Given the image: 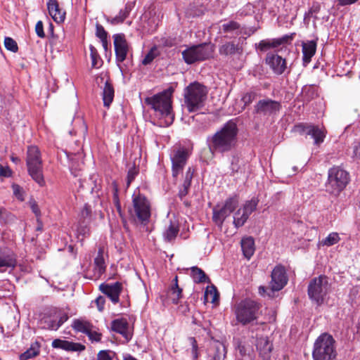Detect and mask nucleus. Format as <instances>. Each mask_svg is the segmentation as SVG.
I'll return each instance as SVG.
<instances>
[{"mask_svg": "<svg viewBox=\"0 0 360 360\" xmlns=\"http://www.w3.org/2000/svg\"><path fill=\"white\" fill-rule=\"evenodd\" d=\"M238 129L236 122L231 120L213 135L207 138V144L210 152L224 154L233 150L238 143Z\"/></svg>", "mask_w": 360, "mask_h": 360, "instance_id": "obj_1", "label": "nucleus"}, {"mask_svg": "<svg viewBox=\"0 0 360 360\" xmlns=\"http://www.w3.org/2000/svg\"><path fill=\"white\" fill-rule=\"evenodd\" d=\"M174 89L170 87L163 91L146 97L145 103L154 110L155 115L160 117L167 118L169 124L172 123L174 119L172 107V96Z\"/></svg>", "mask_w": 360, "mask_h": 360, "instance_id": "obj_2", "label": "nucleus"}, {"mask_svg": "<svg viewBox=\"0 0 360 360\" xmlns=\"http://www.w3.org/2000/svg\"><path fill=\"white\" fill-rule=\"evenodd\" d=\"M207 96L206 86L198 82L191 83L184 91V105L189 112H196L204 105Z\"/></svg>", "mask_w": 360, "mask_h": 360, "instance_id": "obj_3", "label": "nucleus"}, {"mask_svg": "<svg viewBox=\"0 0 360 360\" xmlns=\"http://www.w3.org/2000/svg\"><path fill=\"white\" fill-rule=\"evenodd\" d=\"M338 353L335 340L331 335L323 333L314 344L312 357L314 360H335Z\"/></svg>", "mask_w": 360, "mask_h": 360, "instance_id": "obj_4", "label": "nucleus"}, {"mask_svg": "<svg viewBox=\"0 0 360 360\" xmlns=\"http://www.w3.org/2000/svg\"><path fill=\"white\" fill-rule=\"evenodd\" d=\"M26 165L31 178L41 187L46 183L43 174V162L39 149L36 146L27 148Z\"/></svg>", "mask_w": 360, "mask_h": 360, "instance_id": "obj_5", "label": "nucleus"}, {"mask_svg": "<svg viewBox=\"0 0 360 360\" xmlns=\"http://www.w3.org/2000/svg\"><path fill=\"white\" fill-rule=\"evenodd\" d=\"M214 46L210 43H202L197 45L186 46L181 52L185 63L192 65L204 61L212 57Z\"/></svg>", "mask_w": 360, "mask_h": 360, "instance_id": "obj_6", "label": "nucleus"}, {"mask_svg": "<svg viewBox=\"0 0 360 360\" xmlns=\"http://www.w3.org/2000/svg\"><path fill=\"white\" fill-rule=\"evenodd\" d=\"M349 182V174L339 166H334L328 172L326 184V191L330 194L338 195Z\"/></svg>", "mask_w": 360, "mask_h": 360, "instance_id": "obj_7", "label": "nucleus"}, {"mask_svg": "<svg viewBox=\"0 0 360 360\" xmlns=\"http://www.w3.org/2000/svg\"><path fill=\"white\" fill-rule=\"evenodd\" d=\"M330 290L329 279L324 275L312 278L307 287L309 298L317 306L323 304Z\"/></svg>", "mask_w": 360, "mask_h": 360, "instance_id": "obj_8", "label": "nucleus"}, {"mask_svg": "<svg viewBox=\"0 0 360 360\" xmlns=\"http://www.w3.org/2000/svg\"><path fill=\"white\" fill-rule=\"evenodd\" d=\"M259 309V304L252 300H241L235 307L237 321L243 326L252 323L258 319Z\"/></svg>", "mask_w": 360, "mask_h": 360, "instance_id": "obj_9", "label": "nucleus"}, {"mask_svg": "<svg viewBox=\"0 0 360 360\" xmlns=\"http://www.w3.org/2000/svg\"><path fill=\"white\" fill-rule=\"evenodd\" d=\"M133 210L132 217L139 222L146 224L150 217V202L146 197L138 192L132 195Z\"/></svg>", "mask_w": 360, "mask_h": 360, "instance_id": "obj_10", "label": "nucleus"}, {"mask_svg": "<svg viewBox=\"0 0 360 360\" xmlns=\"http://www.w3.org/2000/svg\"><path fill=\"white\" fill-rule=\"evenodd\" d=\"M69 319L66 312L52 309L45 313L39 321L40 327L49 330H57Z\"/></svg>", "mask_w": 360, "mask_h": 360, "instance_id": "obj_11", "label": "nucleus"}, {"mask_svg": "<svg viewBox=\"0 0 360 360\" xmlns=\"http://www.w3.org/2000/svg\"><path fill=\"white\" fill-rule=\"evenodd\" d=\"M238 200L236 196L227 198L222 206L217 205L212 210V220L219 228H221L224 220L238 207Z\"/></svg>", "mask_w": 360, "mask_h": 360, "instance_id": "obj_12", "label": "nucleus"}, {"mask_svg": "<svg viewBox=\"0 0 360 360\" xmlns=\"http://www.w3.org/2000/svg\"><path fill=\"white\" fill-rule=\"evenodd\" d=\"M189 155L188 150L184 147H179L172 150L170 159L172 165V176L174 178H177L178 175L182 172Z\"/></svg>", "mask_w": 360, "mask_h": 360, "instance_id": "obj_13", "label": "nucleus"}, {"mask_svg": "<svg viewBox=\"0 0 360 360\" xmlns=\"http://www.w3.org/2000/svg\"><path fill=\"white\" fill-rule=\"evenodd\" d=\"M295 131L300 134L311 136L314 139V143L319 146L324 141L326 131L317 125L307 123H300L295 126Z\"/></svg>", "mask_w": 360, "mask_h": 360, "instance_id": "obj_14", "label": "nucleus"}, {"mask_svg": "<svg viewBox=\"0 0 360 360\" xmlns=\"http://www.w3.org/2000/svg\"><path fill=\"white\" fill-rule=\"evenodd\" d=\"M295 34L292 33L290 34H285L279 38L272 39H264L260 41L258 44H256V48L259 51L264 52L271 49H275L279 46H285L289 44L293 40Z\"/></svg>", "mask_w": 360, "mask_h": 360, "instance_id": "obj_15", "label": "nucleus"}, {"mask_svg": "<svg viewBox=\"0 0 360 360\" xmlns=\"http://www.w3.org/2000/svg\"><path fill=\"white\" fill-rule=\"evenodd\" d=\"M288 278L283 266H276L271 273L270 288L273 291L281 290L287 283Z\"/></svg>", "mask_w": 360, "mask_h": 360, "instance_id": "obj_16", "label": "nucleus"}, {"mask_svg": "<svg viewBox=\"0 0 360 360\" xmlns=\"http://www.w3.org/2000/svg\"><path fill=\"white\" fill-rule=\"evenodd\" d=\"M114 46L117 62H123L128 52V44L123 34L113 35Z\"/></svg>", "mask_w": 360, "mask_h": 360, "instance_id": "obj_17", "label": "nucleus"}, {"mask_svg": "<svg viewBox=\"0 0 360 360\" xmlns=\"http://www.w3.org/2000/svg\"><path fill=\"white\" fill-rule=\"evenodd\" d=\"M51 346L54 349H61L68 352H82L86 349V347L79 342H74L59 338L53 340Z\"/></svg>", "mask_w": 360, "mask_h": 360, "instance_id": "obj_18", "label": "nucleus"}, {"mask_svg": "<svg viewBox=\"0 0 360 360\" xmlns=\"http://www.w3.org/2000/svg\"><path fill=\"white\" fill-rule=\"evenodd\" d=\"M266 63L276 75H282L286 69L285 60L277 54L268 53Z\"/></svg>", "mask_w": 360, "mask_h": 360, "instance_id": "obj_19", "label": "nucleus"}, {"mask_svg": "<svg viewBox=\"0 0 360 360\" xmlns=\"http://www.w3.org/2000/svg\"><path fill=\"white\" fill-rule=\"evenodd\" d=\"M17 264L15 255L5 249L0 248V272H4L6 269H14Z\"/></svg>", "mask_w": 360, "mask_h": 360, "instance_id": "obj_20", "label": "nucleus"}, {"mask_svg": "<svg viewBox=\"0 0 360 360\" xmlns=\"http://www.w3.org/2000/svg\"><path fill=\"white\" fill-rule=\"evenodd\" d=\"M101 292L106 295L113 302L117 304L120 300V294L122 291V284L119 282H116L113 284H105L102 283L100 287Z\"/></svg>", "mask_w": 360, "mask_h": 360, "instance_id": "obj_21", "label": "nucleus"}, {"mask_svg": "<svg viewBox=\"0 0 360 360\" xmlns=\"http://www.w3.org/2000/svg\"><path fill=\"white\" fill-rule=\"evenodd\" d=\"M256 111L264 115H271L279 111L280 103L271 99L260 100L256 105Z\"/></svg>", "mask_w": 360, "mask_h": 360, "instance_id": "obj_22", "label": "nucleus"}, {"mask_svg": "<svg viewBox=\"0 0 360 360\" xmlns=\"http://www.w3.org/2000/svg\"><path fill=\"white\" fill-rule=\"evenodd\" d=\"M111 328L113 331L120 333L128 342L132 337L129 331V323L124 319H115L111 323Z\"/></svg>", "mask_w": 360, "mask_h": 360, "instance_id": "obj_23", "label": "nucleus"}, {"mask_svg": "<svg viewBox=\"0 0 360 360\" xmlns=\"http://www.w3.org/2000/svg\"><path fill=\"white\" fill-rule=\"evenodd\" d=\"M256 347L260 356L264 360L270 359L273 345L266 337L257 338Z\"/></svg>", "mask_w": 360, "mask_h": 360, "instance_id": "obj_24", "label": "nucleus"}, {"mask_svg": "<svg viewBox=\"0 0 360 360\" xmlns=\"http://www.w3.org/2000/svg\"><path fill=\"white\" fill-rule=\"evenodd\" d=\"M47 8L49 15L55 22L59 23L65 20V12L60 8L57 0H49L47 2Z\"/></svg>", "mask_w": 360, "mask_h": 360, "instance_id": "obj_25", "label": "nucleus"}, {"mask_svg": "<svg viewBox=\"0 0 360 360\" xmlns=\"http://www.w3.org/2000/svg\"><path fill=\"white\" fill-rule=\"evenodd\" d=\"M72 328L77 332L83 333L88 335L89 338H92V324L84 319H75L72 321Z\"/></svg>", "mask_w": 360, "mask_h": 360, "instance_id": "obj_26", "label": "nucleus"}, {"mask_svg": "<svg viewBox=\"0 0 360 360\" xmlns=\"http://www.w3.org/2000/svg\"><path fill=\"white\" fill-rule=\"evenodd\" d=\"M316 50V42L314 40L302 43V60L303 65L306 66L314 56Z\"/></svg>", "mask_w": 360, "mask_h": 360, "instance_id": "obj_27", "label": "nucleus"}, {"mask_svg": "<svg viewBox=\"0 0 360 360\" xmlns=\"http://www.w3.org/2000/svg\"><path fill=\"white\" fill-rule=\"evenodd\" d=\"M240 245L244 257L250 259L255 251L254 238L251 236L243 238L240 241Z\"/></svg>", "mask_w": 360, "mask_h": 360, "instance_id": "obj_28", "label": "nucleus"}, {"mask_svg": "<svg viewBox=\"0 0 360 360\" xmlns=\"http://www.w3.org/2000/svg\"><path fill=\"white\" fill-rule=\"evenodd\" d=\"M194 169L188 167L185 173L184 182L181 187L179 188V197L182 200L188 193L191 185L192 179L193 176Z\"/></svg>", "mask_w": 360, "mask_h": 360, "instance_id": "obj_29", "label": "nucleus"}, {"mask_svg": "<svg viewBox=\"0 0 360 360\" xmlns=\"http://www.w3.org/2000/svg\"><path fill=\"white\" fill-rule=\"evenodd\" d=\"M219 52L220 55L227 56L236 53L240 54L243 52V49L238 44H235L232 41H228L219 46Z\"/></svg>", "mask_w": 360, "mask_h": 360, "instance_id": "obj_30", "label": "nucleus"}, {"mask_svg": "<svg viewBox=\"0 0 360 360\" xmlns=\"http://www.w3.org/2000/svg\"><path fill=\"white\" fill-rule=\"evenodd\" d=\"M115 91L112 84L106 80L103 89V101L105 107H109L114 98Z\"/></svg>", "mask_w": 360, "mask_h": 360, "instance_id": "obj_31", "label": "nucleus"}, {"mask_svg": "<svg viewBox=\"0 0 360 360\" xmlns=\"http://www.w3.org/2000/svg\"><path fill=\"white\" fill-rule=\"evenodd\" d=\"M134 4L132 2H128L126 4L124 8L121 9L116 16L112 18L110 20V23L112 25H117L122 23L124 20L129 16L130 12L131 11Z\"/></svg>", "mask_w": 360, "mask_h": 360, "instance_id": "obj_32", "label": "nucleus"}, {"mask_svg": "<svg viewBox=\"0 0 360 360\" xmlns=\"http://www.w3.org/2000/svg\"><path fill=\"white\" fill-rule=\"evenodd\" d=\"M103 254L104 248L99 247L97 256L94 259V270L98 276L102 275L105 271L106 269Z\"/></svg>", "mask_w": 360, "mask_h": 360, "instance_id": "obj_33", "label": "nucleus"}, {"mask_svg": "<svg viewBox=\"0 0 360 360\" xmlns=\"http://www.w3.org/2000/svg\"><path fill=\"white\" fill-rule=\"evenodd\" d=\"M179 231V227L178 223L176 221H169V224L163 233L165 240L168 242L174 240Z\"/></svg>", "mask_w": 360, "mask_h": 360, "instance_id": "obj_34", "label": "nucleus"}, {"mask_svg": "<svg viewBox=\"0 0 360 360\" xmlns=\"http://www.w3.org/2000/svg\"><path fill=\"white\" fill-rule=\"evenodd\" d=\"M40 352V345L35 342L32 343L29 349L20 355V360H28L39 355Z\"/></svg>", "mask_w": 360, "mask_h": 360, "instance_id": "obj_35", "label": "nucleus"}, {"mask_svg": "<svg viewBox=\"0 0 360 360\" xmlns=\"http://www.w3.org/2000/svg\"><path fill=\"white\" fill-rule=\"evenodd\" d=\"M191 276L195 283H201L210 281L209 278L206 276L205 273L198 266L191 267Z\"/></svg>", "mask_w": 360, "mask_h": 360, "instance_id": "obj_36", "label": "nucleus"}, {"mask_svg": "<svg viewBox=\"0 0 360 360\" xmlns=\"http://www.w3.org/2000/svg\"><path fill=\"white\" fill-rule=\"evenodd\" d=\"M248 217L241 209H238L233 215V224L236 228L243 226L247 221Z\"/></svg>", "mask_w": 360, "mask_h": 360, "instance_id": "obj_37", "label": "nucleus"}, {"mask_svg": "<svg viewBox=\"0 0 360 360\" xmlns=\"http://www.w3.org/2000/svg\"><path fill=\"white\" fill-rule=\"evenodd\" d=\"M174 281V283L171 288L172 300L173 303L177 304L182 296V289L179 287L177 276L175 277Z\"/></svg>", "mask_w": 360, "mask_h": 360, "instance_id": "obj_38", "label": "nucleus"}, {"mask_svg": "<svg viewBox=\"0 0 360 360\" xmlns=\"http://www.w3.org/2000/svg\"><path fill=\"white\" fill-rule=\"evenodd\" d=\"M89 49L91 58V67L94 68H98L101 66L103 60H101L96 49L94 46L90 45Z\"/></svg>", "mask_w": 360, "mask_h": 360, "instance_id": "obj_39", "label": "nucleus"}, {"mask_svg": "<svg viewBox=\"0 0 360 360\" xmlns=\"http://www.w3.org/2000/svg\"><path fill=\"white\" fill-rule=\"evenodd\" d=\"M160 55V51L156 46H153L146 53L142 60V64L147 65L150 64L153 60Z\"/></svg>", "mask_w": 360, "mask_h": 360, "instance_id": "obj_40", "label": "nucleus"}, {"mask_svg": "<svg viewBox=\"0 0 360 360\" xmlns=\"http://www.w3.org/2000/svg\"><path fill=\"white\" fill-rule=\"evenodd\" d=\"M258 200L252 198L249 201H247L243 205V208H240L247 216H249L256 210L257 206Z\"/></svg>", "mask_w": 360, "mask_h": 360, "instance_id": "obj_41", "label": "nucleus"}, {"mask_svg": "<svg viewBox=\"0 0 360 360\" xmlns=\"http://www.w3.org/2000/svg\"><path fill=\"white\" fill-rule=\"evenodd\" d=\"M340 240V238L339 234L336 232H333L330 233L324 240H323L321 243L323 245L330 247L337 244Z\"/></svg>", "mask_w": 360, "mask_h": 360, "instance_id": "obj_42", "label": "nucleus"}, {"mask_svg": "<svg viewBox=\"0 0 360 360\" xmlns=\"http://www.w3.org/2000/svg\"><path fill=\"white\" fill-rule=\"evenodd\" d=\"M91 206L88 204H85L80 212L79 221H82V223L89 222L91 218Z\"/></svg>", "mask_w": 360, "mask_h": 360, "instance_id": "obj_43", "label": "nucleus"}, {"mask_svg": "<svg viewBox=\"0 0 360 360\" xmlns=\"http://www.w3.org/2000/svg\"><path fill=\"white\" fill-rule=\"evenodd\" d=\"M239 29L240 25L236 21H229L228 22L224 23L221 26V30L226 33L236 31Z\"/></svg>", "mask_w": 360, "mask_h": 360, "instance_id": "obj_44", "label": "nucleus"}, {"mask_svg": "<svg viewBox=\"0 0 360 360\" xmlns=\"http://www.w3.org/2000/svg\"><path fill=\"white\" fill-rule=\"evenodd\" d=\"M256 98V93L254 91H249L242 96L241 102L243 103L242 109H245L246 106L250 105Z\"/></svg>", "mask_w": 360, "mask_h": 360, "instance_id": "obj_45", "label": "nucleus"}, {"mask_svg": "<svg viewBox=\"0 0 360 360\" xmlns=\"http://www.w3.org/2000/svg\"><path fill=\"white\" fill-rule=\"evenodd\" d=\"M4 46L7 50L11 51L13 53L17 52L18 50L16 41L11 37L5 38Z\"/></svg>", "mask_w": 360, "mask_h": 360, "instance_id": "obj_46", "label": "nucleus"}, {"mask_svg": "<svg viewBox=\"0 0 360 360\" xmlns=\"http://www.w3.org/2000/svg\"><path fill=\"white\" fill-rule=\"evenodd\" d=\"M188 340H189L190 344H191V345L192 347L191 354H192V356H193V360H197L198 356H199L198 346V344H197V341H196L195 338H193V337H190L188 338Z\"/></svg>", "mask_w": 360, "mask_h": 360, "instance_id": "obj_47", "label": "nucleus"}, {"mask_svg": "<svg viewBox=\"0 0 360 360\" xmlns=\"http://www.w3.org/2000/svg\"><path fill=\"white\" fill-rule=\"evenodd\" d=\"M115 353L110 350H101L97 354V360H112Z\"/></svg>", "mask_w": 360, "mask_h": 360, "instance_id": "obj_48", "label": "nucleus"}, {"mask_svg": "<svg viewBox=\"0 0 360 360\" xmlns=\"http://www.w3.org/2000/svg\"><path fill=\"white\" fill-rule=\"evenodd\" d=\"M112 202H113V204H114L117 212L121 216L122 215V207H121V203H120V201L119 199L118 190H117V187L114 188L113 195H112Z\"/></svg>", "mask_w": 360, "mask_h": 360, "instance_id": "obj_49", "label": "nucleus"}, {"mask_svg": "<svg viewBox=\"0 0 360 360\" xmlns=\"http://www.w3.org/2000/svg\"><path fill=\"white\" fill-rule=\"evenodd\" d=\"M205 295L207 297L211 296L212 303H214L217 300H218L219 294L217 292V288L214 285H212L210 288L207 287L205 291Z\"/></svg>", "mask_w": 360, "mask_h": 360, "instance_id": "obj_50", "label": "nucleus"}, {"mask_svg": "<svg viewBox=\"0 0 360 360\" xmlns=\"http://www.w3.org/2000/svg\"><path fill=\"white\" fill-rule=\"evenodd\" d=\"M321 10V5L319 2H314L310 7L308 13H305V18L314 16L317 14Z\"/></svg>", "mask_w": 360, "mask_h": 360, "instance_id": "obj_51", "label": "nucleus"}, {"mask_svg": "<svg viewBox=\"0 0 360 360\" xmlns=\"http://www.w3.org/2000/svg\"><path fill=\"white\" fill-rule=\"evenodd\" d=\"M96 35L101 40L108 38V32L105 30L104 27L101 25L96 24Z\"/></svg>", "mask_w": 360, "mask_h": 360, "instance_id": "obj_52", "label": "nucleus"}, {"mask_svg": "<svg viewBox=\"0 0 360 360\" xmlns=\"http://www.w3.org/2000/svg\"><path fill=\"white\" fill-rule=\"evenodd\" d=\"M232 173H238V172H242V169L240 167V165L239 164V159L235 156L233 157L231 167H230Z\"/></svg>", "mask_w": 360, "mask_h": 360, "instance_id": "obj_53", "label": "nucleus"}, {"mask_svg": "<svg viewBox=\"0 0 360 360\" xmlns=\"http://www.w3.org/2000/svg\"><path fill=\"white\" fill-rule=\"evenodd\" d=\"M138 174L137 169L134 167L129 169L127 173V186H129V184L131 183L132 181L135 179L136 176Z\"/></svg>", "mask_w": 360, "mask_h": 360, "instance_id": "obj_54", "label": "nucleus"}, {"mask_svg": "<svg viewBox=\"0 0 360 360\" xmlns=\"http://www.w3.org/2000/svg\"><path fill=\"white\" fill-rule=\"evenodd\" d=\"M35 32L37 35L40 38L45 37V33L44 32V25L42 21L39 20L35 25Z\"/></svg>", "mask_w": 360, "mask_h": 360, "instance_id": "obj_55", "label": "nucleus"}, {"mask_svg": "<svg viewBox=\"0 0 360 360\" xmlns=\"http://www.w3.org/2000/svg\"><path fill=\"white\" fill-rule=\"evenodd\" d=\"M86 223H82V221H79V227L77 229V231L79 234L85 236L89 233V228L85 224Z\"/></svg>", "mask_w": 360, "mask_h": 360, "instance_id": "obj_56", "label": "nucleus"}, {"mask_svg": "<svg viewBox=\"0 0 360 360\" xmlns=\"http://www.w3.org/2000/svg\"><path fill=\"white\" fill-rule=\"evenodd\" d=\"M11 174L12 172L8 167H3L0 164V176L9 177Z\"/></svg>", "mask_w": 360, "mask_h": 360, "instance_id": "obj_57", "label": "nucleus"}, {"mask_svg": "<svg viewBox=\"0 0 360 360\" xmlns=\"http://www.w3.org/2000/svg\"><path fill=\"white\" fill-rule=\"evenodd\" d=\"M13 190L14 195L20 200H23L22 195V188L17 184L13 185Z\"/></svg>", "mask_w": 360, "mask_h": 360, "instance_id": "obj_58", "label": "nucleus"}, {"mask_svg": "<svg viewBox=\"0 0 360 360\" xmlns=\"http://www.w3.org/2000/svg\"><path fill=\"white\" fill-rule=\"evenodd\" d=\"M105 302V298L102 296H99L96 300V303L98 309L100 311H103V309L104 308Z\"/></svg>", "mask_w": 360, "mask_h": 360, "instance_id": "obj_59", "label": "nucleus"}, {"mask_svg": "<svg viewBox=\"0 0 360 360\" xmlns=\"http://www.w3.org/2000/svg\"><path fill=\"white\" fill-rule=\"evenodd\" d=\"M11 288L12 285L8 281L0 282V291L3 290L4 289H6L8 291L10 292L11 290Z\"/></svg>", "mask_w": 360, "mask_h": 360, "instance_id": "obj_60", "label": "nucleus"}, {"mask_svg": "<svg viewBox=\"0 0 360 360\" xmlns=\"http://www.w3.org/2000/svg\"><path fill=\"white\" fill-rule=\"evenodd\" d=\"M90 179L92 180V181L94 184V186L91 188V192L92 193H94V192L97 193L98 191L100 189V186H99V184H97V183H96L97 179L95 178V175H92L90 177Z\"/></svg>", "mask_w": 360, "mask_h": 360, "instance_id": "obj_61", "label": "nucleus"}, {"mask_svg": "<svg viewBox=\"0 0 360 360\" xmlns=\"http://www.w3.org/2000/svg\"><path fill=\"white\" fill-rule=\"evenodd\" d=\"M338 5L341 6H345L353 4L356 3V1H358V0H338Z\"/></svg>", "mask_w": 360, "mask_h": 360, "instance_id": "obj_62", "label": "nucleus"}, {"mask_svg": "<svg viewBox=\"0 0 360 360\" xmlns=\"http://www.w3.org/2000/svg\"><path fill=\"white\" fill-rule=\"evenodd\" d=\"M353 158L360 160V144L354 146L353 151Z\"/></svg>", "mask_w": 360, "mask_h": 360, "instance_id": "obj_63", "label": "nucleus"}, {"mask_svg": "<svg viewBox=\"0 0 360 360\" xmlns=\"http://www.w3.org/2000/svg\"><path fill=\"white\" fill-rule=\"evenodd\" d=\"M32 212L37 215L38 216L39 214V207L37 206V204L34 203L32 205Z\"/></svg>", "mask_w": 360, "mask_h": 360, "instance_id": "obj_64", "label": "nucleus"}]
</instances>
